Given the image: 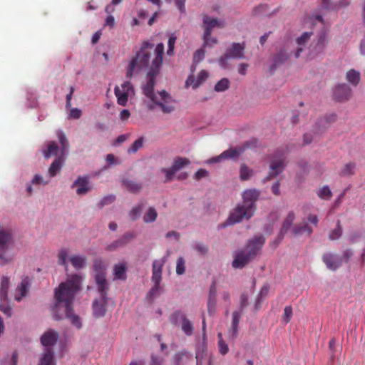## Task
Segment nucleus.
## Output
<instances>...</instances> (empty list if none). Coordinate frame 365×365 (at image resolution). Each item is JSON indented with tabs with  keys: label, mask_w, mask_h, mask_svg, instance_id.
Wrapping results in <instances>:
<instances>
[{
	"label": "nucleus",
	"mask_w": 365,
	"mask_h": 365,
	"mask_svg": "<svg viewBox=\"0 0 365 365\" xmlns=\"http://www.w3.org/2000/svg\"><path fill=\"white\" fill-rule=\"evenodd\" d=\"M153 48L152 43L148 41L143 42L140 49L132 58L127 67L126 78L130 79L134 74L143 68H147V82L143 86V90L144 95L153 102L148 106V109L153 110L158 106L164 113H170L175 109L174 101L171 96L165 91H160L158 94L154 93L156 77L163 64L164 44L158 43L153 53H152Z\"/></svg>",
	"instance_id": "f257e3e1"
},
{
	"label": "nucleus",
	"mask_w": 365,
	"mask_h": 365,
	"mask_svg": "<svg viewBox=\"0 0 365 365\" xmlns=\"http://www.w3.org/2000/svg\"><path fill=\"white\" fill-rule=\"evenodd\" d=\"M81 281V276L73 274L66 282H61L55 289L56 302L52 308L56 320L67 318L77 329H81L82 324L80 317L73 313V303L76 292L80 289Z\"/></svg>",
	"instance_id": "f03ea898"
},
{
	"label": "nucleus",
	"mask_w": 365,
	"mask_h": 365,
	"mask_svg": "<svg viewBox=\"0 0 365 365\" xmlns=\"http://www.w3.org/2000/svg\"><path fill=\"white\" fill-rule=\"evenodd\" d=\"M260 194V190L255 188L245 190L242 194V202L230 213V225L250 220L256 210Z\"/></svg>",
	"instance_id": "7ed1b4c3"
},
{
	"label": "nucleus",
	"mask_w": 365,
	"mask_h": 365,
	"mask_svg": "<svg viewBox=\"0 0 365 365\" xmlns=\"http://www.w3.org/2000/svg\"><path fill=\"white\" fill-rule=\"evenodd\" d=\"M312 34V31H305L302 33L300 36L297 37L294 42L286 44L274 56L273 64L271 66V69H275L277 66L283 64L291 56H294L297 58H299L307 44L310 41Z\"/></svg>",
	"instance_id": "20e7f679"
},
{
	"label": "nucleus",
	"mask_w": 365,
	"mask_h": 365,
	"mask_svg": "<svg viewBox=\"0 0 365 365\" xmlns=\"http://www.w3.org/2000/svg\"><path fill=\"white\" fill-rule=\"evenodd\" d=\"M265 242L262 235H258L250 240L245 247L234 253L232 265L235 269H242L257 256Z\"/></svg>",
	"instance_id": "39448f33"
},
{
	"label": "nucleus",
	"mask_w": 365,
	"mask_h": 365,
	"mask_svg": "<svg viewBox=\"0 0 365 365\" xmlns=\"http://www.w3.org/2000/svg\"><path fill=\"white\" fill-rule=\"evenodd\" d=\"M58 339V334L50 329L41 336L40 341L43 346L47 347L43 356L40 359L38 365H55L53 361V351L51 349Z\"/></svg>",
	"instance_id": "423d86ee"
},
{
	"label": "nucleus",
	"mask_w": 365,
	"mask_h": 365,
	"mask_svg": "<svg viewBox=\"0 0 365 365\" xmlns=\"http://www.w3.org/2000/svg\"><path fill=\"white\" fill-rule=\"evenodd\" d=\"M57 137L61 145V155L54 159L48 168V172L51 178L56 176L61 171L68 152V141L64 133L61 130L58 131Z\"/></svg>",
	"instance_id": "0eeeda50"
},
{
	"label": "nucleus",
	"mask_w": 365,
	"mask_h": 365,
	"mask_svg": "<svg viewBox=\"0 0 365 365\" xmlns=\"http://www.w3.org/2000/svg\"><path fill=\"white\" fill-rule=\"evenodd\" d=\"M329 42V34L326 29H322L313 38L309 46V55L314 58L324 53Z\"/></svg>",
	"instance_id": "6e6552de"
},
{
	"label": "nucleus",
	"mask_w": 365,
	"mask_h": 365,
	"mask_svg": "<svg viewBox=\"0 0 365 365\" xmlns=\"http://www.w3.org/2000/svg\"><path fill=\"white\" fill-rule=\"evenodd\" d=\"M181 321V328L184 334L187 336H191L193 333L194 327L192 322L187 318L186 315L180 311L175 312L170 317V322L176 326L178 321Z\"/></svg>",
	"instance_id": "1a4fd4ad"
},
{
	"label": "nucleus",
	"mask_w": 365,
	"mask_h": 365,
	"mask_svg": "<svg viewBox=\"0 0 365 365\" xmlns=\"http://www.w3.org/2000/svg\"><path fill=\"white\" fill-rule=\"evenodd\" d=\"M11 239L12 236L10 230L0 229V260L3 264H8L12 260L11 257H7L5 255Z\"/></svg>",
	"instance_id": "9d476101"
},
{
	"label": "nucleus",
	"mask_w": 365,
	"mask_h": 365,
	"mask_svg": "<svg viewBox=\"0 0 365 365\" xmlns=\"http://www.w3.org/2000/svg\"><path fill=\"white\" fill-rule=\"evenodd\" d=\"M202 27L204 29L203 41L205 43L209 42L210 36L212 34V29L215 27H222L223 24L216 18H210L207 14H202Z\"/></svg>",
	"instance_id": "9b49d317"
},
{
	"label": "nucleus",
	"mask_w": 365,
	"mask_h": 365,
	"mask_svg": "<svg viewBox=\"0 0 365 365\" xmlns=\"http://www.w3.org/2000/svg\"><path fill=\"white\" fill-rule=\"evenodd\" d=\"M133 92V88L129 81L125 82L121 87L115 86L114 93L117 97V102L119 105L125 106L128 100V96Z\"/></svg>",
	"instance_id": "f8f14e48"
},
{
	"label": "nucleus",
	"mask_w": 365,
	"mask_h": 365,
	"mask_svg": "<svg viewBox=\"0 0 365 365\" xmlns=\"http://www.w3.org/2000/svg\"><path fill=\"white\" fill-rule=\"evenodd\" d=\"M248 304V298L247 296L245 294H242L240 297V304L238 310L235 311L232 313V335L233 336H236L237 332H239V322L242 315L244 309Z\"/></svg>",
	"instance_id": "ddd939ff"
},
{
	"label": "nucleus",
	"mask_w": 365,
	"mask_h": 365,
	"mask_svg": "<svg viewBox=\"0 0 365 365\" xmlns=\"http://www.w3.org/2000/svg\"><path fill=\"white\" fill-rule=\"evenodd\" d=\"M285 167V157L283 154L278 155V153L276 156L271 160L270 163V172L267 177L268 179L276 177L277 175L281 173Z\"/></svg>",
	"instance_id": "4468645a"
},
{
	"label": "nucleus",
	"mask_w": 365,
	"mask_h": 365,
	"mask_svg": "<svg viewBox=\"0 0 365 365\" xmlns=\"http://www.w3.org/2000/svg\"><path fill=\"white\" fill-rule=\"evenodd\" d=\"M71 187H76V194L78 195H84L91 190L88 177L78 176L74 181Z\"/></svg>",
	"instance_id": "2eb2a0df"
},
{
	"label": "nucleus",
	"mask_w": 365,
	"mask_h": 365,
	"mask_svg": "<svg viewBox=\"0 0 365 365\" xmlns=\"http://www.w3.org/2000/svg\"><path fill=\"white\" fill-rule=\"evenodd\" d=\"M352 95L351 88L346 83L336 86L334 90V96L339 101L349 100Z\"/></svg>",
	"instance_id": "dca6fc26"
},
{
	"label": "nucleus",
	"mask_w": 365,
	"mask_h": 365,
	"mask_svg": "<svg viewBox=\"0 0 365 365\" xmlns=\"http://www.w3.org/2000/svg\"><path fill=\"white\" fill-rule=\"evenodd\" d=\"M322 260L327 267L331 270H336L341 265V258L338 255L326 253L322 257Z\"/></svg>",
	"instance_id": "f3484780"
},
{
	"label": "nucleus",
	"mask_w": 365,
	"mask_h": 365,
	"mask_svg": "<svg viewBox=\"0 0 365 365\" xmlns=\"http://www.w3.org/2000/svg\"><path fill=\"white\" fill-rule=\"evenodd\" d=\"M97 289L100 294L101 298L108 299V292L109 290V284L106 279V275H96L95 276Z\"/></svg>",
	"instance_id": "a211bd4d"
},
{
	"label": "nucleus",
	"mask_w": 365,
	"mask_h": 365,
	"mask_svg": "<svg viewBox=\"0 0 365 365\" xmlns=\"http://www.w3.org/2000/svg\"><path fill=\"white\" fill-rule=\"evenodd\" d=\"M192 361V354L187 350H182L176 353L172 359V365H187Z\"/></svg>",
	"instance_id": "6ab92c4d"
},
{
	"label": "nucleus",
	"mask_w": 365,
	"mask_h": 365,
	"mask_svg": "<svg viewBox=\"0 0 365 365\" xmlns=\"http://www.w3.org/2000/svg\"><path fill=\"white\" fill-rule=\"evenodd\" d=\"M164 263L165 260L163 259H155L153 262L151 280L154 284H160Z\"/></svg>",
	"instance_id": "aec40b11"
},
{
	"label": "nucleus",
	"mask_w": 365,
	"mask_h": 365,
	"mask_svg": "<svg viewBox=\"0 0 365 365\" xmlns=\"http://www.w3.org/2000/svg\"><path fill=\"white\" fill-rule=\"evenodd\" d=\"M257 143L258 141L256 139H253L250 141L246 142L241 146H237L233 148H230V158H237L247 148H254L257 147Z\"/></svg>",
	"instance_id": "412c9836"
},
{
	"label": "nucleus",
	"mask_w": 365,
	"mask_h": 365,
	"mask_svg": "<svg viewBox=\"0 0 365 365\" xmlns=\"http://www.w3.org/2000/svg\"><path fill=\"white\" fill-rule=\"evenodd\" d=\"M195 358L197 365H202L205 362H207L208 365H212L211 355L208 354L204 344L197 348Z\"/></svg>",
	"instance_id": "4be33fe9"
},
{
	"label": "nucleus",
	"mask_w": 365,
	"mask_h": 365,
	"mask_svg": "<svg viewBox=\"0 0 365 365\" xmlns=\"http://www.w3.org/2000/svg\"><path fill=\"white\" fill-rule=\"evenodd\" d=\"M30 287V280L28 277L22 278L21 283L16 288L17 294L15 295V299L20 302L23 297H26L29 292Z\"/></svg>",
	"instance_id": "5701e85b"
},
{
	"label": "nucleus",
	"mask_w": 365,
	"mask_h": 365,
	"mask_svg": "<svg viewBox=\"0 0 365 365\" xmlns=\"http://www.w3.org/2000/svg\"><path fill=\"white\" fill-rule=\"evenodd\" d=\"M295 220V213L293 211H290L284 219L282 227L280 229L278 239L279 241L282 240L284 235L291 228L294 220Z\"/></svg>",
	"instance_id": "b1692460"
},
{
	"label": "nucleus",
	"mask_w": 365,
	"mask_h": 365,
	"mask_svg": "<svg viewBox=\"0 0 365 365\" xmlns=\"http://www.w3.org/2000/svg\"><path fill=\"white\" fill-rule=\"evenodd\" d=\"M108 299L101 298V301L96 300L93 303V314L96 317H102L105 315L106 309V306Z\"/></svg>",
	"instance_id": "393cba45"
},
{
	"label": "nucleus",
	"mask_w": 365,
	"mask_h": 365,
	"mask_svg": "<svg viewBox=\"0 0 365 365\" xmlns=\"http://www.w3.org/2000/svg\"><path fill=\"white\" fill-rule=\"evenodd\" d=\"M245 46L244 43H234L230 47V58H243L245 57Z\"/></svg>",
	"instance_id": "a878e982"
},
{
	"label": "nucleus",
	"mask_w": 365,
	"mask_h": 365,
	"mask_svg": "<svg viewBox=\"0 0 365 365\" xmlns=\"http://www.w3.org/2000/svg\"><path fill=\"white\" fill-rule=\"evenodd\" d=\"M43 153L46 159L50 158L51 156L57 158L61 155V148H58L56 142L51 141L48 144L47 149L43 150Z\"/></svg>",
	"instance_id": "bb28decb"
},
{
	"label": "nucleus",
	"mask_w": 365,
	"mask_h": 365,
	"mask_svg": "<svg viewBox=\"0 0 365 365\" xmlns=\"http://www.w3.org/2000/svg\"><path fill=\"white\" fill-rule=\"evenodd\" d=\"M9 289V278L3 277L0 282V301H8V292Z\"/></svg>",
	"instance_id": "cd10ccee"
},
{
	"label": "nucleus",
	"mask_w": 365,
	"mask_h": 365,
	"mask_svg": "<svg viewBox=\"0 0 365 365\" xmlns=\"http://www.w3.org/2000/svg\"><path fill=\"white\" fill-rule=\"evenodd\" d=\"M346 81L353 86H357L360 82L361 73L355 69H350L346 73Z\"/></svg>",
	"instance_id": "c85d7f7f"
},
{
	"label": "nucleus",
	"mask_w": 365,
	"mask_h": 365,
	"mask_svg": "<svg viewBox=\"0 0 365 365\" xmlns=\"http://www.w3.org/2000/svg\"><path fill=\"white\" fill-rule=\"evenodd\" d=\"M126 269V266L123 263H118L115 264L113 267V274L115 279L125 280L127 277Z\"/></svg>",
	"instance_id": "c756f323"
},
{
	"label": "nucleus",
	"mask_w": 365,
	"mask_h": 365,
	"mask_svg": "<svg viewBox=\"0 0 365 365\" xmlns=\"http://www.w3.org/2000/svg\"><path fill=\"white\" fill-rule=\"evenodd\" d=\"M70 262L76 269H80L85 267L87 259L83 255H72Z\"/></svg>",
	"instance_id": "7c9ffc66"
},
{
	"label": "nucleus",
	"mask_w": 365,
	"mask_h": 365,
	"mask_svg": "<svg viewBox=\"0 0 365 365\" xmlns=\"http://www.w3.org/2000/svg\"><path fill=\"white\" fill-rule=\"evenodd\" d=\"M292 232L295 235H300L303 234L310 235L312 233V229L306 223L297 224L293 227Z\"/></svg>",
	"instance_id": "2f4dec72"
},
{
	"label": "nucleus",
	"mask_w": 365,
	"mask_h": 365,
	"mask_svg": "<svg viewBox=\"0 0 365 365\" xmlns=\"http://www.w3.org/2000/svg\"><path fill=\"white\" fill-rule=\"evenodd\" d=\"M190 161L187 158L179 157L174 160L171 167L177 173L185 166L190 165Z\"/></svg>",
	"instance_id": "473e14b6"
},
{
	"label": "nucleus",
	"mask_w": 365,
	"mask_h": 365,
	"mask_svg": "<svg viewBox=\"0 0 365 365\" xmlns=\"http://www.w3.org/2000/svg\"><path fill=\"white\" fill-rule=\"evenodd\" d=\"M356 164L349 163L345 164L340 170L339 175L343 177L352 175L354 173Z\"/></svg>",
	"instance_id": "72a5a7b5"
},
{
	"label": "nucleus",
	"mask_w": 365,
	"mask_h": 365,
	"mask_svg": "<svg viewBox=\"0 0 365 365\" xmlns=\"http://www.w3.org/2000/svg\"><path fill=\"white\" fill-rule=\"evenodd\" d=\"M93 270L96 273V275L101 274L106 275V267L104 263L101 259H96L93 261Z\"/></svg>",
	"instance_id": "f704fd0d"
},
{
	"label": "nucleus",
	"mask_w": 365,
	"mask_h": 365,
	"mask_svg": "<svg viewBox=\"0 0 365 365\" xmlns=\"http://www.w3.org/2000/svg\"><path fill=\"white\" fill-rule=\"evenodd\" d=\"M123 184L130 192L134 193L138 192L142 188L140 184L129 180H124Z\"/></svg>",
	"instance_id": "c9c22d12"
},
{
	"label": "nucleus",
	"mask_w": 365,
	"mask_h": 365,
	"mask_svg": "<svg viewBox=\"0 0 365 365\" xmlns=\"http://www.w3.org/2000/svg\"><path fill=\"white\" fill-rule=\"evenodd\" d=\"M215 294H216V287L215 284L213 282L210 287V294H209V298H208V310L209 312L211 311V309L212 307H214L215 304Z\"/></svg>",
	"instance_id": "e433bc0d"
},
{
	"label": "nucleus",
	"mask_w": 365,
	"mask_h": 365,
	"mask_svg": "<svg viewBox=\"0 0 365 365\" xmlns=\"http://www.w3.org/2000/svg\"><path fill=\"white\" fill-rule=\"evenodd\" d=\"M158 217V213L154 207H150L143 216V221L146 223L154 222Z\"/></svg>",
	"instance_id": "4c0bfd02"
},
{
	"label": "nucleus",
	"mask_w": 365,
	"mask_h": 365,
	"mask_svg": "<svg viewBox=\"0 0 365 365\" xmlns=\"http://www.w3.org/2000/svg\"><path fill=\"white\" fill-rule=\"evenodd\" d=\"M269 292V286L264 285L262 289H260V292L259 294L257 295V297L256 299V303L255 305V308L256 309H259L260 307L261 302L262 301V299L265 297Z\"/></svg>",
	"instance_id": "58836bf2"
},
{
	"label": "nucleus",
	"mask_w": 365,
	"mask_h": 365,
	"mask_svg": "<svg viewBox=\"0 0 365 365\" xmlns=\"http://www.w3.org/2000/svg\"><path fill=\"white\" fill-rule=\"evenodd\" d=\"M317 195L322 200H329L332 192L328 185H324L317 191Z\"/></svg>",
	"instance_id": "ea45409f"
},
{
	"label": "nucleus",
	"mask_w": 365,
	"mask_h": 365,
	"mask_svg": "<svg viewBox=\"0 0 365 365\" xmlns=\"http://www.w3.org/2000/svg\"><path fill=\"white\" fill-rule=\"evenodd\" d=\"M342 235V228L340 225L339 221L337 222L336 227L329 232V238L331 240H336L339 239Z\"/></svg>",
	"instance_id": "a19ab883"
},
{
	"label": "nucleus",
	"mask_w": 365,
	"mask_h": 365,
	"mask_svg": "<svg viewBox=\"0 0 365 365\" xmlns=\"http://www.w3.org/2000/svg\"><path fill=\"white\" fill-rule=\"evenodd\" d=\"M328 123H329V121H328L327 119H325V118L320 119L316 123L315 128H314V133L316 134H319V133L323 132L327 128Z\"/></svg>",
	"instance_id": "79ce46f5"
},
{
	"label": "nucleus",
	"mask_w": 365,
	"mask_h": 365,
	"mask_svg": "<svg viewBox=\"0 0 365 365\" xmlns=\"http://www.w3.org/2000/svg\"><path fill=\"white\" fill-rule=\"evenodd\" d=\"M143 138L140 137L137 139L131 146L128 149V153H136L140 148L143 147Z\"/></svg>",
	"instance_id": "37998d69"
},
{
	"label": "nucleus",
	"mask_w": 365,
	"mask_h": 365,
	"mask_svg": "<svg viewBox=\"0 0 365 365\" xmlns=\"http://www.w3.org/2000/svg\"><path fill=\"white\" fill-rule=\"evenodd\" d=\"M124 246H125V244L124 241L122 240V238L120 237L118 240H115L113 242H111L110 244L106 246V250L111 252V251L115 250L118 247H122Z\"/></svg>",
	"instance_id": "c03bdc74"
},
{
	"label": "nucleus",
	"mask_w": 365,
	"mask_h": 365,
	"mask_svg": "<svg viewBox=\"0 0 365 365\" xmlns=\"http://www.w3.org/2000/svg\"><path fill=\"white\" fill-rule=\"evenodd\" d=\"M240 178L242 180H248L252 175V170L246 165H242L240 170Z\"/></svg>",
	"instance_id": "a18cd8bd"
},
{
	"label": "nucleus",
	"mask_w": 365,
	"mask_h": 365,
	"mask_svg": "<svg viewBox=\"0 0 365 365\" xmlns=\"http://www.w3.org/2000/svg\"><path fill=\"white\" fill-rule=\"evenodd\" d=\"M68 257V251L66 249H61L58 254V264L64 267H67L68 264L66 259Z\"/></svg>",
	"instance_id": "49530a36"
},
{
	"label": "nucleus",
	"mask_w": 365,
	"mask_h": 365,
	"mask_svg": "<svg viewBox=\"0 0 365 365\" xmlns=\"http://www.w3.org/2000/svg\"><path fill=\"white\" fill-rule=\"evenodd\" d=\"M209 76L207 71L202 70L197 75V81L194 85V89L197 88L200 84L205 82Z\"/></svg>",
	"instance_id": "de8ad7c7"
},
{
	"label": "nucleus",
	"mask_w": 365,
	"mask_h": 365,
	"mask_svg": "<svg viewBox=\"0 0 365 365\" xmlns=\"http://www.w3.org/2000/svg\"><path fill=\"white\" fill-rule=\"evenodd\" d=\"M160 171L165 175L164 182H169L172 181L175 174L176 173L172 167L170 168H162Z\"/></svg>",
	"instance_id": "09e8293b"
},
{
	"label": "nucleus",
	"mask_w": 365,
	"mask_h": 365,
	"mask_svg": "<svg viewBox=\"0 0 365 365\" xmlns=\"http://www.w3.org/2000/svg\"><path fill=\"white\" fill-rule=\"evenodd\" d=\"M142 208L143 205H138L130 210L129 216L133 221L137 220L140 217Z\"/></svg>",
	"instance_id": "8fccbe9b"
},
{
	"label": "nucleus",
	"mask_w": 365,
	"mask_h": 365,
	"mask_svg": "<svg viewBox=\"0 0 365 365\" xmlns=\"http://www.w3.org/2000/svg\"><path fill=\"white\" fill-rule=\"evenodd\" d=\"M185 259L182 257H180L177 259L176 273L179 275H181L185 273Z\"/></svg>",
	"instance_id": "3c124183"
},
{
	"label": "nucleus",
	"mask_w": 365,
	"mask_h": 365,
	"mask_svg": "<svg viewBox=\"0 0 365 365\" xmlns=\"http://www.w3.org/2000/svg\"><path fill=\"white\" fill-rule=\"evenodd\" d=\"M228 88V79L224 78L218 81L215 86V91L221 92L225 91Z\"/></svg>",
	"instance_id": "603ef678"
},
{
	"label": "nucleus",
	"mask_w": 365,
	"mask_h": 365,
	"mask_svg": "<svg viewBox=\"0 0 365 365\" xmlns=\"http://www.w3.org/2000/svg\"><path fill=\"white\" fill-rule=\"evenodd\" d=\"M217 337H218V347H219L220 352L222 355H225L227 352V346L225 344V342L223 341L222 333L219 332L217 334Z\"/></svg>",
	"instance_id": "864d4df0"
},
{
	"label": "nucleus",
	"mask_w": 365,
	"mask_h": 365,
	"mask_svg": "<svg viewBox=\"0 0 365 365\" xmlns=\"http://www.w3.org/2000/svg\"><path fill=\"white\" fill-rule=\"evenodd\" d=\"M292 317V308L291 306H287L284 308V314L282 317V322L287 324Z\"/></svg>",
	"instance_id": "5fc2aeb1"
},
{
	"label": "nucleus",
	"mask_w": 365,
	"mask_h": 365,
	"mask_svg": "<svg viewBox=\"0 0 365 365\" xmlns=\"http://www.w3.org/2000/svg\"><path fill=\"white\" fill-rule=\"evenodd\" d=\"M176 41V37L174 36H170L168 39V48L167 50V54L168 56H172L174 53L175 43Z\"/></svg>",
	"instance_id": "6e6d98bb"
},
{
	"label": "nucleus",
	"mask_w": 365,
	"mask_h": 365,
	"mask_svg": "<svg viewBox=\"0 0 365 365\" xmlns=\"http://www.w3.org/2000/svg\"><path fill=\"white\" fill-rule=\"evenodd\" d=\"M227 158H228V150H225L220 155H217L216 157L209 159L207 160V163H218V162H220L222 159H227Z\"/></svg>",
	"instance_id": "4d7b16f0"
},
{
	"label": "nucleus",
	"mask_w": 365,
	"mask_h": 365,
	"mask_svg": "<svg viewBox=\"0 0 365 365\" xmlns=\"http://www.w3.org/2000/svg\"><path fill=\"white\" fill-rule=\"evenodd\" d=\"M115 197L113 195H110L104 197L99 203L100 208H102L104 205L110 204L114 202Z\"/></svg>",
	"instance_id": "13d9d810"
},
{
	"label": "nucleus",
	"mask_w": 365,
	"mask_h": 365,
	"mask_svg": "<svg viewBox=\"0 0 365 365\" xmlns=\"http://www.w3.org/2000/svg\"><path fill=\"white\" fill-rule=\"evenodd\" d=\"M81 110L78 108H74L71 109L68 117L72 119H79L81 116Z\"/></svg>",
	"instance_id": "bf43d9fd"
},
{
	"label": "nucleus",
	"mask_w": 365,
	"mask_h": 365,
	"mask_svg": "<svg viewBox=\"0 0 365 365\" xmlns=\"http://www.w3.org/2000/svg\"><path fill=\"white\" fill-rule=\"evenodd\" d=\"M195 250L201 255H205L208 251L207 247L205 245L200 242L195 244Z\"/></svg>",
	"instance_id": "052dcab7"
},
{
	"label": "nucleus",
	"mask_w": 365,
	"mask_h": 365,
	"mask_svg": "<svg viewBox=\"0 0 365 365\" xmlns=\"http://www.w3.org/2000/svg\"><path fill=\"white\" fill-rule=\"evenodd\" d=\"M160 289V284H154L153 286L150 289L148 296L150 298L154 297L155 296H156L158 294Z\"/></svg>",
	"instance_id": "680f3d73"
},
{
	"label": "nucleus",
	"mask_w": 365,
	"mask_h": 365,
	"mask_svg": "<svg viewBox=\"0 0 365 365\" xmlns=\"http://www.w3.org/2000/svg\"><path fill=\"white\" fill-rule=\"evenodd\" d=\"M31 183L32 184H34V185H40V184H43V185H47L48 183V181L47 180H44L43 179V177L40 175H35L32 181H31Z\"/></svg>",
	"instance_id": "e2e57ef3"
},
{
	"label": "nucleus",
	"mask_w": 365,
	"mask_h": 365,
	"mask_svg": "<svg viewBox=\"0 0 365 365\" xmlns=\"http://www.w3.org/2000/svg\"><path fill=\"white\" fill-rule=\"evenodd\" d=\"M208 176V172L205 169H199L195 173V180H200L202 178H205Z\"/></svg>",
	"instance_id": "0e129e2a"
},
{
	"label": "nucleus",
	"mask_w": 365,
	"mask_h": 365,
	"mask_svg": "<svg viewBox=\"0 0 365 365\" xmlns=\"http://www.w3.org/2000/svg\"><path fill=\"white\" fill-rule=\"evenodd\" d=\"M321 1H322V6L324 9L334 10L336 8V6L334 5V3L331 2L330 0H321Z\"/></svg>",
	"instance_id": "69168bd1"
},
{
	"label": "nucleus",
	"mask_w": 365,
	"mask_h": 365,
	"mask_svg": "<svg viewBox=\"0 0 365 365\" xmlns=\"http://www.w3.org/2000/svg\"><path fill=\"white\" fill-rule=\"evenodd\" d=\"M136 237V235L134 232H127L124 234L121 238L124 241L125 245L133 239H134Z\"/></svg>",
	"instance_id": "338daca9"
},
{
	"label": "nucleus",
	"mask_w": 365,
	"mask_h": 365,
	"mask_svg": "<svg viewBox=\"0 0 365 365\" xmlns=\"http://www.w3.org/2000/svg\"><path fill=\"white\" fill-rule=\"evenodd\" d=\"M164 360L163 358L152 355L150 365H163Z\"/></svg>",
	"instance_id": "774afa93"
}]
</instances>
